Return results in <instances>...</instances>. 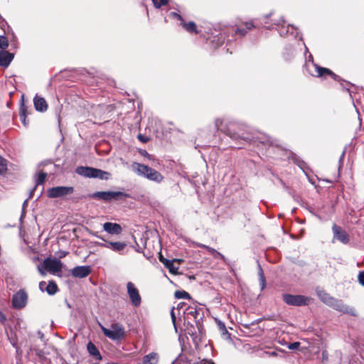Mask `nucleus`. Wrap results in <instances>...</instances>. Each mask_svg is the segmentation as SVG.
Wrapping results in <instances>:
<instances>
[{
    "instance_id": "nucleus-1",
    "label": "nucleus",
    "mask_w": 364,
    "mask_h": 364,
    "mask_svg": "<svg viewBox=\"0 0 364 364\" xmlns=\"http://www.w3.org/2000/svg\"><path fill=\"white\" fill-rule=\"evenodd\" d=\"M305 66L308 73L312 76L323 78H326L327 76H330L335 80H337V78L338 77L330 69L320 67L316 64L313 60V56L311 54H309V56L306 57Z\"/></svg>"
},
{
    "instance_id": "nucleus-2",
    "label": "nucleus",
    "mask_w": 364,
    "mask_h": 364,
    "mask_svg": "<svg viewBox=\"0 0 364 364\" xmlns=\"http://www.w3.org/2000/svg\"><path fill=\"white\" fill-rule=\"evenodd\" d=\"M131 167L132 171L138 175L144 176L150 181L159 183L164 180V176L159 171L146 165L134 162L132 164Z\"/></svg>"
},
{
    "instance_id": "nucleus-3",
    "label": "nucleus",
    "mask_w": 364,
    "mask_h": 364,
    "mask_svg": "<svg viewBox=\"0 0 364 364\" xmlns=\"http://www.w3.org/2000/svg\"><path fill=\"white\" fill-rule=\"evenodd\" d=\"M99 326L104 335L112 341H118L124 338L125 330L122 324L119 323H113L110 328H107L99 323Z\"/></svg>"
},
{
    "instance_id": "nucleus-4",
    "label": "nucleus",
    "mask_w": 364,
    "mask_h": 364,
    "mask_svg": "<svg viewBox=\"0 0 364 364\" xmlns=\"http://www.w3.org/2000/svg\"><path fill=\"white\" fill-rule=\"evenodd\" d=\"M75 173L86 178H97L105 180L109 179L110 176L109 172L89 166H77L75 168Z\"/></svg>"
},
{
    "instance_id": "nucleus-5",
    "label": "nucleus",
    "mask_w": 364,
    "mask_h": 364,
    "mask_svg": "<svg viewBox=\"0 0 364 364\" xmlns=\"http://www.w3.org/2000/svg\"><path fill=\"white\" fill-rule=\"evenodd\" d=\"M92 198L104 201H110L129 198V195L122 191H97L92 195Z\"/></svg>"
},
{
    "instance_id": "nucleus-6",
    "label": "nucleus",
    "mask_w": 364,
    "mask_h": 364,
    "mask_svg": "<svg viewBox=\"0 0 364 364\" xmlns=\"http://www.w3.org/2000/svg\"><path fill=\"white\" fill-rule=\"evenodd\" d=\"M127 291L132 305L134 307H139L141 303V296L135 284L132 282H127Z\"/></svg>"
},
{
    "instance_id": "nucleus-7",
    "label": "nucleus",
    "mask_w": 364,
    "mask_h": 364,
    "mask_svg": "<svg viewBox=\"0 0 364 364\" xmlns=\"http://www.w3.org/2000/svg\"><path fill=\"white\" fill-rule=\"evenodd\" d=\"M284 301L288 305L292 306H303L306 305L310 301L311 299L302 295H292L284 294L282 296Z\"/></svg>"
},
{
    "instance_id": "nucleus-8",
    "label": "nucleus",
    "mask_w": 364,
    "mask_h": 364,
    "mask_svg": "<svg viewBox=\"0 0 364 364\" xmlns=\"http://www.w3.org/2000/svg\"><path fill=\"white\" fill-rule=\"evenodd\" d=\"M200 358H196L194 353L183 351L180 354L172 364H199Z\"/></svg>"
},
{
    "instance_id": "nucleus-9",
    "label": "nucleus",
    "mask_w": 364,
    "mask_h": 364,
    "mask_svg": "<svg viewBox=\"0 0 364 364\" xmlns=\"http://www.w3.org/2000/svg\"><path fill=\"white\" fill-rule=\"evenodd\" d=\"M73 191L72 186H57L48 190V196L51 198H58L72 194Z\"/></svg>"
},
{
    "instance_id": "nucleus-10",
    "label": "nucleus",
    "mask_w": 364,
    "mask_h": 364,
    "mask_svg": "<svg viewBox=\"0 0 364 364\" xmlns=\"http://www.w3.org/2000/svg\"><path fill=\"white\" fill-rule=\"evenodd\" d=\"M329 306L343 314H346L350 316H356L355 310L353 307L346 305L341 300H338L336 298L333 299Z\"/></svg>"
},
{
    "instance_id": "nucleus-11",
    "label": "nucleus",
    "mask_w": 364,
    "mask_h": 364,
    "mask_svg": "<svg viewBox=\"0 0 364 364\" xmlns=\"http://www.w3.org/2000/svg\"><path fill=\"white\" fill-rule=\"evenodd\" d=\"M43 267L53 274H55L61 272L63 264L56 259L47 258L43 261Z\"/></svg>"
},
{
    "instance_id": "nucleus-12",
    "label": "nucleus",
    "mask_w": 364,
    "mask_h": 364,
    "mask_svg": "<svg viewBox=\"0 0 364 364\" xmlns=\"http://www.w3.org/2000/svg\"><path fill=\"white\" fill-rule=\"evenodd\" d=\"M332 231L334 240L336 239L343 244H347L349 242L350 237L348 234L340 226L334 224L332 227Z\"/></svg>"
},
{
    "instance_id": "nucleus-13",
    "label": "nucleus",
    "mask_w": 364,
    "mask_h": 364,
    "mask_svg": "<svg viewBox=\"0 0 364 364\" xmlns=\"http://www.w3.org/2000/svg\"><path fill=\"white\" fill-rule=\"evenodd\" d=\"M96 245L110 249L114 252L121 254L126 247L127 244L124 242H105V243L96 242Z\"/></svg>"
},
{
    "instance_id": "nucleus-14",
    "label": "nucleus",
    "mask_w": 364,
    "mask_h": 364,
    "mask_svg": "<svg viewBox=\"0 0 364 364\" xmlns=\"http://www.w3.org/2000/svg\"><path fill=\"white\" fill-rule=\"evenodd\" d=\"M26 301V294L23 291H19L13 296V306L16 309H21L25 306Z\"/></svg>"
},
{
    "instance_id": "nucleus-15",
    "label": "nucleus",
    "mask_w": 364,
    "mask_h": 364,
    "mask_svg": "<svg viewBox=\"0 0 364 364\" xmlns=\"http://www.w3.org/2000/svg\"><path fill=\"white\" fill-rule=\"evenodd\" d=\"M91 272L90 266H77L71 270V274L74 277L85 278Z\"/></svg>"
},
{
    "instance_id": "nucleus-16",
    "label": "nucleus",
    "mask_w": 364,
    "mask_h": 364,
    "mask_svg": "<svg viewBox=\"0 0 364 364\" xmlns=\"http://www.w3.org/2000/svg\"><path fill=\"white\" fill-rule=\"evenodd\" d=\"M103 230L111 235H119L122 232V227L117 223H105L103 225Z\"/></svg>"
},
{
    "instance_id": "nucleus-17",
    "label": "nucleus",
    "mask_w": 364,
    "mask_h": 364,
    "mask_svg": "<svg viewBox=\"0 0 364 364\" xmlns=\"http://www.w3.org/2000/svg\"><path fill=\"white\" fill-rule=\"evenodd\" d=\"M13 54L6 50H0V66L7 68L13 60Z\"/></svg>"
},
{
    "instance_id": "nucleus-18",
    "label": "nucleus",
    "mask_w": 364,
    "mask_h": 364,
    "mask_svg": "<svg viewBox=\"0 0 364 364\" xmlns=\"http://www.w3.org/2000/svg\"><path fill=\"white\" fill-rule=\"evenodd\" d=\"M35 109L38 112H46L48 109V105L44 98L36 95L33 99Z\"/></svg>"
},
{
    "instance_id": "nucleus-19",
    "label": "nucleus",
    "mask_w": 364,
    "mask_h": 364,
    "mask_svg": "<svg viewBox=\"0 0 364 364\" xmlns=\"http://www.w3.org/2000/svg\"><path fill=\"white\" fill-rule=\"evenodd\" d=\"M159 359V354L155 352H151L144 356L142 364H157Z\"/></svg>"
},
{
    "instance_id": "nucleus-20",
    "label": "nucleus",
    "mask_w": 364,
    "mask_h": 364,
    "mask_svg": "<svg viewBox=\"0 0 364 364\" xmlns=\"http://www.w3.org/2000/svg\"><path fill=\"white\" fill-rule=\"evenodd\" d=\"M316 294L320 300L328 306L330 305L333 299V297L331 296L328 293L322 289H317Z\"/></svg>"
},
{
    "instance_id": "nucleus-21",
    "label": "nucleus",
    "mask_w": 364,
    "mask_h": 364,
    "mask_svg": "<svg viewBox=\"0 0 364 364\" xmlns=\"http://www.w3.org/2000/svg\"><path fill=\"white\" fill-rule=\"evenodd\" d=\"M87 348L90 355L97 357L99 359H101V356L98 349L92 342H89L87 343Z\"/></svg>"
},
{
    "instance_id": "nucleus-22",
    "label": "nucleus",
    "mask_w": 364,
    "mask_h": 364,
    "mask_svg": "<svg viewBox=\"0 0 364 364\" xmlns=\"http://www.w3.org/2000/svg\"><path fill=\"white\" fill-rule=\"evenodd\" d=\"M245 28H237L235 31L236 34H240V36H243L247 33V30H250L254 27V24L252 21L250 22H245Z\"/></svg>"
},
{
    "instance_id": "nucleus-23",
    "label": "nucleus",
    "mask_w": 364,
    "mask_h": 364,
    "mask_svg": "<svg viewBox=\"0 0 364 364\" xmlns=\"http://www.w3.org/2000/svg\"><path fill=\"white\" fill-rule=\"evenodd\" d=\"M47 293L50 295L55 294L58 290V286L53 281H50L46 287Z\"/></svg>"
},
{
    "instance_id": "nucleus-24",
    "label": "nucleus",
    "mask_w": 364,
    "mask_h": 364,
    "mask_svg": "<svg viewBox=\"0 0 364 364\" xmlns=\"http://www.w3.org/2000/svg\"><path fill=\"white\" fill-rule=\"evenodd\" d=\"M182 26L186 28V31L191 33H197L196 23L193 21H190L186 23L183 20V22H181Z\"/></svg>"
},
{
    "instance_id": "nucleus-25",
    "label": "nucleus",
    "mask_w": 364,
    "mask_h": 364,
    "mask_svg": "<svg viewBox=\"0 0 364 364\" xmlns=\"http://www.w3.org/2000/svg\"><path fill=\"white\" fill-rule=\"evenodd\" d=\"M215 322L218 325V329L220 330L222 336L228 337L229 336L228 331L225 327V323L218 319H215Z\"/></svg>"
},
{
    "instance_id": "nucleus-26",
    "label": "nucleus",
    "mask_w": 364,
    "mask_h": 364,
    "mask_svg": "<svg viewBox=\"0 0 364 364\" xmlns=\"http://www.w3.org/2000/svg\"><path fill=\"white\" fill-rule=\"evenodd\" d=\"M184 313L186 314L187 316H192L193 318H196L198 314V311L196 310V307L194 306H188L186 309Z\"/></svg>"
},
{
    "instance_id": "nucleus-27",
    "label": "nucleus",
    "mask_w": 364,
    "mask_h": 364,
    "mask_svg": "<svg viewBox=\"0 0 364 364\" xmlns=\"http://www.w3.org/2000/svg\"><path fill=\"white\" fill-rule=\"evenodd\" d=\"M259 284L261 286V289L263 290L265 287L266 282H265V277L264 275L263 270L259 264Z\"/></svg>"
},
{
    "instance_id": "nucleus-28",
    "label": "nucleus",
    "mask_w": 364,
    "mask_h": 364,
    "mask_svg": "<svg viewBox=\"0 0 364 364\" xmlns=\"http://www.w3.org/2000/svg\"><path fill=\"white\" fill-rule=\"evenodd\" d=\"M175 297L177 299H191L190 294L185 291H176L175 292Z\"/></svg>"
},
{
    "instance_id": "nucleus-29",
    "label": "nucleus",
    "mask_w": 364,
    "mask_h": 364,
    "mask_svg": "<svg viewBox=\"0 0 364 364\" xmlns=\"http://www.w3.org/2000/svg\"><path fill=\"white\" fill-rule=\"evenodd\" d=\"M7 171L6 160L0 156V174H4Z\"/></svg>"
},
{
    "instance_id": "nucleus-30",
    "label": "nucleus",
    "mask_w": 364,
    "mask_h": 364,
    "mask_svg": "<svg viewBox=\"0 0 364 364\" xmlns=\"http://www.w3.org/2000/svg\"><path fill=\"white\" fill-rule=\"evenodd\" d=\"M47 176V174L46 173H39L37 178H36V186H38L39 185H43L46 181V178Z\"/></svg>"
},
{
    "instance_id": "nucleus-31",
    "label": "nucleus",
    "mask_w": 364,
    "mask_h": 364,
    "mask_svg": "<svg viewBox=\"0 0 364 364\" xmlns=\"http://www.w3.org/2000/svg\"><path fill=\"white\" fill-rule=\"evenodd\" d=\"M290 28H291V30L292 31L294 29V26L293 25H288L287 30H286V28L282 25L281 27H279L278 31H279V33L280 36H284L286 34V33L289 32Z\"/></svg>"
},
{
    "instance_id": "nucleus-32",
    "label": "nucleus",
    "mask_w": 364,
    "mask_h": 364,
    "mask_svg": "<svg viewBox=\"0 0 364 364\" xmlns=\"http://www.w3.org/2000/svg\"><path fill=\"white\" fill-rule=\"evenodd\" d=\"M9 43L6 37L4 36H0V48L5 49L8 47Z\"/></svg>"
},
{
    "instance_id": "nucleus-33",
    "label": "nucleus",
    "mask_w": 364,
    "mask_h": 364,
    "mask_svg": "<svg viewBox=\"0 0 364 364\" xmlns=\"http://www.w3.org/2000/svg\"><path fill=\"white\" fill-rule=\"evenodd\" d=\"M156 8H160L161 6L167 4L168 0H152Z\"/></svg>"
},
{
    "instance_id": "nucleus-34",
    "label": "nucleus",
    "mask_w": 364,
    "mask_h": 364,
    "mask_svg": "<svg viewBox=\"0 0 364 364\" xmlns=\"http://www.w3.org/2000/svg\"><path fill=\"white\" fill-rule=\"evenodd\" d=\"M20 114H23V115H26V116L28 114L27 109H26V107L24 105L23 100H22V102L21 104L20 110H19V115Z\"/></svg>"
},
{
    "instance_id": "nucleus-35",
    "label": "nucleus",
    "mask_w": 364,
    "mask_h": 364,
    "mask_svg": "<svg viewBox=\"0 0 364 364\" xmlns=\"http://www.w3.org/2000/svg\"><path fill=\"white\" fill-rule=\"evenodd\" d=\"M358 279L359 283L362 286H364V270L359 272L358 276Z\"/></svg>"
},
{
    "instance_id": "nucleus-36",
    "label": "nucleus",
    "mask_w": 364,
    "mask_h": 364,
    "mask_svg": "<svg viewBox=\"0 0 364 364\" xmlns=\"http://www.w3.org/2000/svg\"><path fill=\"white\" fill-rule=\"evenodd\" d=\"M20 119L22 122V124H23L24 127H28V122L27 120V117L26 115H23V114H20Z\"/></svg>"
},
{
    "instance_id": "nucleus-37",
    "label": "nucleus",
    "mask_w": 364,
    "mask_h": 364,
    "mask_svg": "<svg viewBox=\"0 0 364 364\" xmlns=\"http://www.w3.org/2000/svg\"><path fill=\"white\" fill-rule=\"evenodd\" d=\"M213 257L214 258H218V257H220L221 258L224 262H227V259L226 257L222 255L221 253H220L219 252H218L217 250L215 251V253L213 254Z\"/></svg>"
},
{
    "instance_id": "nucleus-38",
    "label": "nucleus",
    "mask_w": 364,
    "mask_h": 364,
    "mask_svg": "<svg viewBox=\"0 0 364 364\" xmlns=\"http://www.w3.org/2000/svg\"><path fill=\"white\" fill-rule=\"evenodd\" d=\"M299 346H300V343H299V342H294V343H290L288 346V348L290 349V350H296V349L299 348Z\"/></svg>"
},
{
    "instance_id": "nucleus-39",
    "label": "nucleus",
    "mask_w": 364,
    "mask_h": 364,
    "mask_svg": "<svg viewBox=\"0 0 364 364\" xmlns=\"http://www.w3.org/2000/svg\"><path fill=\"white\" fill-rule=\"evenodd\" d=\"M170 16L172 18H176L180 20L181 22H183V18H182V16L176 12H171L170 14Z\"/></svg>"
},
{
    "instance_id": "nucleus-40",
    "label": "nucleus",
    "mask_w": 364,
    "mask_h": 364,
    "mask_svg": "<svg viewBox=\"0 0 364 364\" xmlns=\"http://www.w3.org/2000/svg\"><path fill=\"white\" fill-rule=\"evenodd\" d=\"M225 132H227V134H228L232 139H237L240 137L239 134H236L235 133L232 132L230 129H228Z\"/></svg>"
},
{
    "instance_id": "nucleus-41",
    "label": "nucleus",
    "mask_w": 364,
    "mask_h": 364,
    "mask_svg": "<svg viewBox=\"0 0 364 364\" xmlns=\"http://www.w3.org/2000/svg\"><path fill=\"white\" fill-rule=\"evenodd\" d=\"M222 124H223V119H217L215 120V127H217L218 129H220L223 131V129L222 128Z\"/></svg>"
},
{
    "instance_id": "nucleus-42",
    "label": "nucleus",
    "mask_w": 364,
    "mask_h": 364,
    "mask_svg": "<svg viewBox=\"0 0 364 364\" xmlns=\"http://www.w3.org/2000/svg\"><path fill=\"white\" fill-rule=\"evenodd\" d=\"M37 268H38V270L39 273L42 276H45L46 275V273L45 272L46 269L43 267V264L42 265H41V264L38 265Z\"/></svg>"
},
{
    "instance_id": "nucleus-43",
    "label": "nucleus",
    "mask_w": 364,
    "mask_h": 364,
    "mask_svg": "<svg viewBox=\"0 0 364 364\" xmlns=\"http://www.w3.org/2000/svg\"><path fill=\"white\" fill-rule=\"evenodd\" d=\"M321 357H322V362L323 363H325L326 361H327L328 355V353H327L326 350H323L322 351Z\"/></svg>"
},
{
    "instance_id": "nucleus-44",
    "label": "nucleus",
    "mask_w": 364,
    "mask_h": 364,
    "mask_svg": "<svg viewBox=\"0 0 364 364\" xmlns=\"http://www.w3.org/2000/svg\"><path fill=\"white\" fill-rule=\"evenodd\" d=\"M161 262L166 267H169V264H172V261H170L167 259H161Z\"/></svg>"
},
{
    "instance_id": "nucleus-45",
    "label": "nucleus",
    "mask_w": 364,
    "mask_h": 364,
    "mask_svg": "<svg viewBox=\"0 0 364 364\" xmlns=\"http://www.w3.org/2000/svg\"><path fill=\"white\" fill-rule=\"evenodd\" d=\"M171 320H172V322L174 325V326L176 327V316H175V314H174V308H173L171 309Z\"/></svg>"
},
{
    "instance_id": "nucleus-46",
    "label": "nucleus",
    "mask_w": 364,
    "mask_h": 364,
    "mask_svg": "<svg viewBox=\"0 0 364 364\" xmlns=\"http://www.w3.org/2000/svg\"><path fill=\"white\" fill-rule=\"evenodd\" d=\"M47 284H46V282H41L39 283V288L41 291H43L44 290V288L46 287Z\"/></svg>"
},
{
    "instance_id": "nucleus-47",
    "label": "nucleus",
    "mask_w": 364,
    "mask_h": 364,
    "mask_svg": "<svg viewBox=\"0 0 364 364\" xmlns=\"http://www.w3.org/2000/svg\"><path fill=\"white\" fill-rule=\"evenodd\" d=\"M199 364H214L213 362L208 360L203 359L200 360Z\"/></svg>"
},
{
    "instance_id": "nucleus-48",
    "label": "nucleus",
    "mask_w": 364,
    "mask_h": 364,
    "mask_svg": "<svg viewBox=\"0 0 364 364\" xmlns=\"http://www.w3.org/2000/svg\"><path fill=\"white\" fill-rule=\"evenodd\" d=\"M206 250L213 255V254L215 253L216 250L208 246Z\"/></svg>"
},
{
    "instance_id": "nucleus-49",
    "label": "nucleus",
    "mask_w": 364,
    "mask_h": 364,
    "mask_svg": "<svg viewBox=\"0 0 364 364\" xmlns=\"http://www.w3.org/2000/svg\"><path fill=\"white\" fill-rule=\"evenodd\" d=\"M91 235L106 242V240L102 237L100 236L97 232H91Z\"/></svg>"
},
{
    "instance_id": "nucleus-50",
    "label": "nucleus",
    "mask_w": 364,
    "mask_h": 364,
    "mask_svg": "<svg viewBox=\"0 0 364 364\" xmlns=\"http://www.w3.org/2000/svg\"><path fill=\"white\" fill-rule=\"evenodd\" d=\"M141 154L143 156H144L148 157L149 159H150V155L148 154V152H147V151H141Z\"/></svg>"
},
{
    "instance_id": "nucleus-51",
    "label": "nucleus",
    "mask_w": 364,
    "mask_h": 364,
    "mask_svg": "<svg viewBox=\"0 0 364 364\" xmlns=\"http://www.w3.org/2000/svg\"><path fill=\"white\" fill-rule=\"evenodd\" d=\"M1 322L4 323L6 321V316L3 314H0Z\"/></svg>"
},
{
    "instance_id": "nucleus-52",
    "label": "nucleus",
    "mask_w": 364,
    "mask_h": 364,
    "mask_svg": "<svg viewBox=\"0 0 364 364\" xmlns=\"http://www.w3.org/2000/svg\"><path fill=\"white\" fill-rule=\"evenodd\" d=\"M169 271L171 272H174V268H173V264L172 263V264H169V267H167Z\"/></svg>"
},
{
    "instance_id": "nucleus-53",
    "label": "nucleus",
    "mask_w": 364,
    "mask_h": 364,
    "mask_svg": "<svg viewBox=\"0 0 364 364\" xmlns=\"http://www.w3.org/2000/svg\"><path fill=\"white\" fill-rule=\"evenodd\" d=\"M197 245L198 247H203V248H205V249H206V248H207V247H208L207 245H203V244H201V243H197V245Z\"/></svg>"
},
{
    "instance_id": "nucleus-54",
    "label": "nucleus",
    "mask_w": 364,
    "mask_h": 364,
    "mask_svg": "<svg viewBox=\"0 0 364 364\" xmlns=\"http://www.w3.org/2000/svg\"><path fill=\"white\" fill-rule=\"evenodd\" d=\"M281 23H284V20L283 18H281V20L275 23V24L280 26Z\"/></svg>"
},
{
    "instance_id": "nucleus-55",
    "label": "nucleus",
    "mask_w": 364,
    "mask_h": 364,
    "mask_svg": "<svg viewBox=\"0 0 364 364\" xmlns=\"http://www.w3.org/2000/svg\"><path fill=\"white\" fill-rule=\"evenodd\" d=\"M35 188H34L33 189H32V191H31V196H30V197H31L32 193H33V192L34 191Z\"/></svg>"
},
{
    "instance_id": "nucleus-56",
    "label": "nucleus",
    "mask_w": 364,
    "mask_h": 364,
    "mask_svg": "<svg viewBox=\"0 0 364 364\" xmlns=\"http://www.w3.org/2000/svg\"><path fill=\"white\" fill-rule=\"evenodd\" d=\"M165 259V258H164L161 255V256H160V257H159V259H160V260H161V259Z\"/></svg>"
},
{
    "instance_id": "nucleus-57",
    "label": "nucleus",
    "mask_w": 364,
    "mask_h": 364,
    "mask_svg": "<svg viewBox=\"0 0 364 364\" xmlns=\"http://www.w3.org/2000/svg\"><path fill=\"white\" fill-rule=\"evenodd\" d=\"M269 16L270 14L265 16V18H267Z\"/></svg>"
},
{
    "instance_id": "nucleus-58",
    "label": "nucleus",
    "mask_w": 364,
    "mask_h": 364,
    "mask_svg": "<svg viewBox=\"0 0 364 364\" xmlns=\"http://www.w3.org/2000/svg\"><path fill=\"white\" fill-rule=\"evenodd\" d=\"M265 26V27H267V28H269V29L270 28V27H269V26Z\"/></svg>"
}]
</instances>
